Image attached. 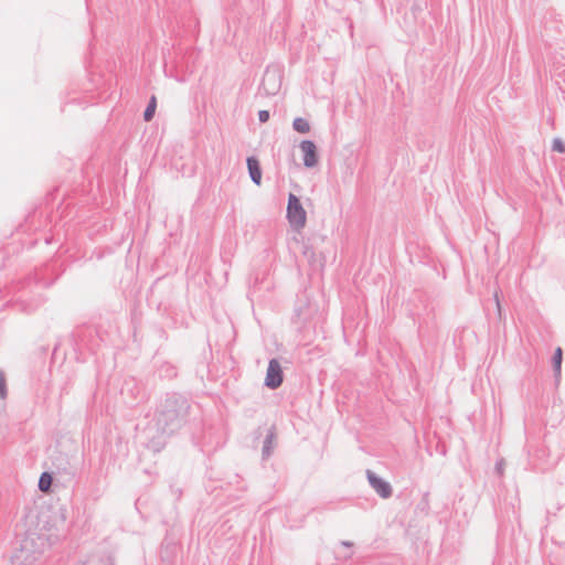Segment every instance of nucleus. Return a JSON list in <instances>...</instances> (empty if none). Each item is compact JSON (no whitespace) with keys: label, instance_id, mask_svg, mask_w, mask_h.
<instances>
[{"label":"nucleus","instance_id":"1","mask_svg":"<svg viewBox=\"0 0 565 565\" xmlns=\"http://www.w3.org/2000/svg\"><path fill=\"white\" fill-rule=\"evenodd\" d=\"M190 412L191 403L186 396L175 392L167 393L157 407L158 430L174 434L189 422Z\"/></svg>","mask_w":565,"mask_h":565},{"label":"nucleus","instance_id":"2","mask_svg":"<svg viewBox=\"0 0 565 565\" xmlns=\"http://www.w3.org/2000/svg\"><path fill=\"white\" fill-rule=\"evenodd\" d=\"M46 545L45 540L42 536H28L20 545V550L17 551L11 562L13 565H36L41 561Z\"/></svg>","mask_w":565,"mask_h":565},{"label":"nucleus","instance_id":"3","mask_svg":"<svg viewBox=\"0 0 565 565\" xmlns=\"http://www.w3.org/2000/svg\"><path fill=\"white\" fill-rule=\"evenodd\" d=\"M318 305L312 301L307 294L297 296L291 322L298 331H301L318 313Z\"/></svg>","mask_w":565,"mask_h":565},{"label":"nucleus","instance_id":"4","mask_svg":"<svg viewBox=\"0 0 565 565\" xmlns=\"http://www.w3.org/2000/svg\"><path fill=\"white\" fill-rule=\"evenodd\" d=\"M287 220L294 230L303 228L307 222V213L300 199L289 193L287 202Z\"/></svg>","mask_w":565,"mask_h":565},{"label":"nucleus","instance_id":"5","mask_svg":"<svg viewBox=\"0 0 565 565\" xmlns=\"http://www.w3.org/2000/svg\"><path fill=\"white\" fill-rule=\"evenodd\" d=\"M284 382L282 367L277 359H270L268 362L264 385L269 390H277Z\"/></svg>","mask_w":565,"mask_h":565},{"label":"nucleus","instance_id":"6","mask_svg":"<svg viewBox=\"0 0 565 565\" xmlns=\"http://www.w3.org/2000/svg\"><path fill=\"white\" fill-rule=\"evenodd\" d=\"M366 478L372 489L382 498L388 499L392 497L393 489L390 482L376 475L374 471L367 469Z\"/></svg>","mask_w":565,"mask_h":565},{"label":"nucleus","instance_id":"7","mask_svg":"<svg viewBox=\"0 0 565 565\" xmlns=\"http://www.w3.org/2000/svg\"><path fill=\"white\" fill-rule=\"evenodd\" d=\"M300 149L303 153V166L306 168H313L319 162V153L316 143L312 140H302Z\"/></svg>","mask_w":565,"mask_h":565},{"label":"nucleus","instance_id":"8","mask_svg":"<svg viewBox=\"0 0 565 565\" xmlns=\"http://www.w3.org/2000/svg\"><path fill=\"white\" fill-rule=\"evenodd\" d=\"M246 164L249 178L253 181V183H255L256 185H260L263 171L258 158L255 156L247 157Z\"/></svg>","mask_w":565,"mask_h":565},{"label":"nucleus","instance_id":"9","mask_svg":"<svg viewBox=\"0 0 565 565\" xmlns=\"http://www.w3.org/2000/svg\"><path fill=\"white\" fill-rule=\"evenodd\" d=\"M121 395L130 394L132 401L139 402L143 398L142 388L135 379L126 380L121 386Z\"/></svg>","mask_w":565,"mask_h":565},{"label":"nucleus","instance_id":"10","mask_svg":"<svg viewBox=\"0 0 565 565\" xmlns=\"http://www.w3.org/2000/svg\"><path fill=\"white\" fill-rule=\"evenodd\" d=\"M276 439V433H275V427H271L266 436H265V439L263 441V447H262V458L263 460H267L271 454H273V449H274V441Z\"/></svg>","mask_w":565,"mask_h":565},{"label":"nucleus","instance_id":"11","mask_svg":"<svg viewBox=\"0 0 565 565\" xmlns=\"http://www.w3.org/2000/svg\"><path fill=\"white\" fill-rule=\"evenodd\" d=\"M157 374L160 379L172 380V379L177 377L178 369L175 365L171 364L170 362H162L157 367Z\"/></svg>","mask_w":565,"mask_h":565},{"label":"nucleus","instance_id":"12","mask_svg":"<svg viewBox=\"0 0 565 565\" xmlns=\"http://www.w3.org/2000/svg\"><path fill=\"white\" fill-rule=\"evenodd\" d=\"M171 434H163L162 431L158 436H153L149 439L147 447L149 450L153 452H159L161 449L164 448L167 444V436H170Z\"/></svg>","mask_w":565,"mask_h":565},{"label":"nucleus","instance_id":"13","mask_svg":"<svg viewBox=\"0 0 565 565\" xmlns=\"http://www.w3.org/2000/svg\"><path fill=\"white\" fill-rule=\"evenodd\" d=\"M562 362H563V350H562V348L557 347L552 356V367H553L554 376L556 380L561 376Z\"/></svg>","mask_w":565,"mask_h":565},{"label":"nucleus","instance_id":"14","mask_svg":"<svg viewBox=\"0 0 565 565\" xmlns=\"http://www.w3.org/2000/svg\"><path fill=\"white\" fill-rule=\"evenodd\" d=\"M52 483L53 475L47 471L42 472L38 483L39 490L44 493H49L51 492Z\"/></svg>","mask_w":565,"mask_h":565},{"label":"nucleus","instance_id":"15","mask_svg":"<svg viewBox=\"0 0 565 565\" xmlns=\"http://www.w3.org/2000/svg\"><path fill=\"white\" fill-rule=\"evenodd\" d=\"M292 128L299 134H307L310 131V124L302 117H297L292 121Z\"/></svg>","mask_w":565,"mask_h":565},{"label":"nucleus","instance_id":"16","mask_svg":"<svg viewBox=\"0 0 565 565\" xmlns=\"http://www.w3.org/2000/svg\"><path fill=\"white\" fill-rule=\"evenodd\" d=\"M156 108H157V99H156V96L152 95L148 102V105H147L145 111H143L145 121L152 120V118L154 117Z\"/></svg>","mask_w":565,"mask_h":565},{"label":"nucleus","instance_id":"17","mask_svg":"<svg viewBox=\"0 0 565 565\" xmlns=\"http://www.w3.org/2000/svg\"><path fill=\"white\" fill-rule=\"evenodd\" d=\"M8 395L7 381L4 373L0 370V398L4 399Z\"/></svg>","mask_w":565,"mask_h":565},{"label":"nucleus","instance_id":"18","mask_svg":"<svg viewBox=\"0 0 565 565\" xmlns=\"http://www.w3.org/2000/svg\"><path fill=\"white\" fill-rule=\"evenodd\" d=\"M552 150L559 153H565V143L563 142V140L559 138H555L552 142Z\"/></svg>","mask_w":565,"mask_h":565},{"label":"nucleus","instance_id":"19","mask_svg":"<svg viewBox=\"0 0 565 565\" xmlns=\"http://www.w3.org/2000/svg\"><path fill=\"white\" fill-rule=\"evenodd\" d=\"M269 117H270V114L268 110L266 109H263V110H259L258 111V120L262 122V124H265L269 120Z\"/></svg>","mask_w":565,"mask_h":565},{"label":"nucleus","instance_id":"20","mask_svg":"<svg viewBox=\"0 0 565 565\" xmlns=\"http://www.w3.org/2000/svg\"><path fill=\"white\" fill-rule=\"evenodd\" d=\"M20 302H21V309H22L23 311H26V312H30V311L34 310V309H35V307H38V306H39V303H36V305H34V306H33V305H26V303H25V300H20Z\"/></svg>","mask_w":565,"mask_h":565},{"label":"nucleus","instance_id":"21","mask_svg":"<svg viewBox=\"0 0 565 565\" xmlns=\"http://www.w3.org/2000/svg\"><path fill=\"white\" fill-rule=\"evenodd\" d=\"M340 544L343 546V547H348V548H351L353 547V542L351 541H341Z\"/></svg>","mask_w":565,"mask_h":565},{"label":"nucleus","instance_id":"22","mask_svg":"<svg viewBox=\"0 0 565 565\" xmlns=\"http://www.w3.org/2000/svg\"><path fill=\"white\" fill-rule=\"evenodd\" d=\"M495 469H497L499 472H501V470H502V462H497V465H495Z\"/></svg>","mask_w":565,"mask_h":565},{"label":"nucleus","instance_id":"23","mask_svg":"<svg viewBox=\"0 0 565 565\" xmlns=\"http://www.w3.org/2000/svg\"><path fill=\"white\" fill-rule=\"evenodd\" d=\"M351 557H352V553H351V554H349V555H347V556H344V557H343V559H344V561H348V559H350Z\"/></svg>","mask_w":565,"mask_h":565},{"label":"nucleus","instance_id":"24","mask_svg":"<svg viewBox=\"0 0 565 565\" xmlns=\"http://www.w3.org/2000/svg\"><path fill=\"white\" fill-rule=\"evenodd\" d=\"M268 75H269V72H268V71H266V73H265V77H268ZM265 81H266V78H264V82H265Z\"/></svg>","mask_w":565,"mask_h":565}]
</instances>
